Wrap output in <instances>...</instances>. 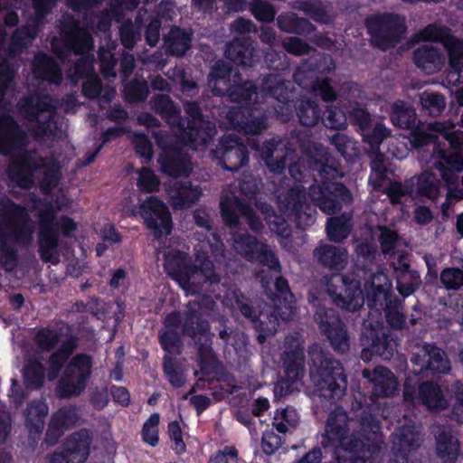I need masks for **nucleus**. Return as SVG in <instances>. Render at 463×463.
<instances>
[{
  "label": "nucleus",
  "instance_id": "nucleus-18",
  "mask_svg": "<svg viewBox=\"0 0 463 463\" xmlns=\"http://www.w3.org/2000/svg\"><path fill=\"white\" fill-rule=\"evenodd\" d=\"M235 310H239L243 317L251 321L254 327L260 332L258 336L260 343L264 341L267 336L274 335L279 328L278 315L274 314L271 307H266L260 311L258 317L253 308L249 305L248 300L238 292H233Z\"/></svg>",
  "mask_w": 463,
  "mask_h": 463
},
{
  "label": "nucleus",
  "instance_id": "nucleus-49",
  "mask_svg": "<svg viewBox=\"0 0 463 463\" xmlns=\"http://www.w3.org/2000/svg\"><path fill=\"white\" fill-rule=\"evenodd\" d=\"M379 241L382 251L385 257L396 258L399 260V253L405 252L401 250L405 245L404 241L397 234V232L385 226L379 227Z\"/></svg>",
  "mask_w": 463,
  "mask_h": 463
},
{
  "label": "nucleus",
  "instance_id": "nucleus-2",
  "mask_svg": "<svg viewBox=\"0 0 463 463\" xmlns=\"http://www.w3.org/2000/svg\"><path fill=\"white\" fill-rule=\"evenodd\" d=\"M352 201L350 191L340 183L323 182L321 184H313L309 188L308 196L303 186L297 184L278 195L279 210L283 216L273 213V210L267 205L262 206L261 212L265 214L270 231L287 238L291 232L288 220L296 222L301 229L315 222L317 211L314 205L318 206L326 214L332 215Z\"/></svg>",
  "mask_w": 463,
  "mask_h": 463
},
{
  "label": "nucleus",
  "instance_id": "nucleus-28",
  "mask_svg": "<svg viewBox=\"0 0 463 463\" xmlns=\"http://www.w3.org/2000/svg\"><path fill=\"white\" fill-rule=\"evenodd\" d=\"M393 458L390 463H409L420 446V434L411 425H402L392 434Z\"/></svg>",
  "mask_w": 463,
  "mask_h": 463
},
{
  "label": "nucleus",
  "instance_id": "nucleus-37",
  "mask_svg": "<svg viewBox=\"0 0 463 463\" xmlns=\"http://www.w3.org/2000/svg\"><path fill=\"white\" fill-rule=\"evenodd\" d=\"M162 171L171 176H188L193 170L190 156L182 150L165 152L160 159Z\"/></svg>",
  "mask_w": 463,
  "mask_h": 463
},
{
  "label": "nucleus",
  "instance_id": "nucleus-54",
  "mask_svg": "<svg viewBox=\"0 0 463 463\" xmlns=\"http://www.w3.org/2000/svg\"><path fill=\"white\" fill-rule=\"evenodd\" d=\"M296 109L299 121L304 126H315L320 118V109L317 104L308 98L300 99Z\"/></svg>",
  "mask_w": 463,
  "mask_h": 463
},
{
  "label": "nucleus",
  "instance_id": "nucleus-38",
  "mask_svg": "<svg viewBox=\"0 0 463 463\" xmlns=\"http://www.w3.org/2000/svg\"><path fill=\"white\" fill-rule=\"evenodd\" d=\"M413 60L417 67L431 74L441 69L445 57L438 46L426 43L415 50Z\"/></svg>",
  "mask_w": 463,
  "mask_h": 463
},
{
  "label": "nucleus",
  "instance_id": "nucleus-14",
  "mask_svg": "<svg viewBox=\"0 0 463 463\" xmlns=\"http://www.w3.org/2000/svg\"><path fill=\"white\" fill-rule=\"evenodd\" d=\"M0 223L7 242L28 246L33 241L34 225L24 208L11 203L0 214Z\"/></svg>",
  "mask_w": 463,
  "mask_h": 463
},
{
  "label": "nucleus",
  "instance_id": "nucleus-26",
  "mask_svg": "<svg viewBox=\"0 0 463 463\" xmlns=\"http://www.w3.org/2000/svg\"><path fill=\"white\" fill-rule=\"evenodd\" d=\"M260 281L272 302L271 310L278 315V318L283 321L292 319L296 311V305L288 281L280 276L276 277L275 294H272L270 290L269 293L268 292L269 282L265 278H261Z\"/></svg>",
  "mask_w": 463,
  "mask_h": 463
},
{
  "label": "nucleus",
  "instance_id": "nucleus-46",
  "mask_svg": "<svg viewBox=\"0 0 463 463\" xmlns=\"http://www.w3.org/2000/svg\"><path fill=\"white\" fill-rule=\"evenodd\" d=\"M390 119L394 126L410 129L415 126L417 115L410 104L402 100H396L391 106Z\"/></svg>",
  "mask_w": 463,
  "mask_h": 463
},
{
  "label": "nucleus",
  "instance_id": "nucleus-27",
  "mask_svg": "<svg viewBox=\"0 0 463 463\" xmlns=\"http://www.w3.org/2000/svg\"><path fill=\"white\" fill-rule=\"evenodd\" d=\"M442 31H420L417 34L418 41L436 40ZM440 43L447 51L451 71L449 74L453 78L457 76L456 80H463V42L450 34L440 35Z\"/></svg>",
  "mask_w": 463,
  "mask_h": 463
},
{
  "label": "nucleus",
  "instance_id": "nucleus-55",
  "mask_svg": "<svg viewBox=\"0 0 463 463\" xmlns=\"http://www.w3.org/2000/svg\"><path fill=\"white\" fill-rule=\"evenodd\" d=\"M419 98L422 110L430 116H439L446 108L445 97L439 92L425 90Z\"/></svg>",
  "mask_w": 463,
  "mask_h": 463
},
{
  "label": "nucleus",
  "instance_id": "nucleus-58",
  "mask_svg": "<svg viewBox=\"0 0 463 463\" xmlns=\"http://www.w3.org/2000/svg\"><path fill=\"white\" fill-rule=\"evenodd\" d=\"M367 29H402L405 21L399 15L375 14L366 19Z\"/></svg>",
  "mask_w": 463,
  "mask_h": 463
},
{
  "label": "nucleus",
  "instance_id": "nucleus-23",
  "mask_svg": "<svg viewBox=\"0 0 463 463\" xmlns=\"http://www.w3.org/2000/svg\"><path fill=\"white\" fill-rule=\"evenodd\" d=\"M411 362L415 372L419 373H447L450 371V363L446 353L439 347L423 344L417 347L413 353Z\"/></svg>",
  "mask_w": 463,
  "mask_h": 463
},
{
  "label": "nucleus",
  "instance_id": "nucleus-63",
  "mask_svg": "<svg viewBox=\"0 0 463 463\" xmlns=\"http://www.w3.org/2000/svg\"><path fill=\"white\" fill-rule=\"evenodd\" d=\"M163 368L166 378L174 387L178 388L184 383L185 379L183 370L175 359L165 355Z\"/></svg>",
  "mask_w": 463,
  "mask_h": 463
},
{
  "label": "nucleus",
  "instance_id": "nucleus-43",
  "mask_svg": "<svg viewBox=\"0 0 463 463\" xmlns=\"http://www.w3.org/2000/svg\"><path fill=\"white\" fill-rule=\"evenodd\" d=\"M33 72L36 78L45 80L53 84H60L62 80L61 71L57 62L43 53H39L33 61Z\"/></svg>",
  "mask_w": 463,
  "mask_h": 463
},
{
  "label": "nucleus",
  "instance_id": "nucleus-36",
  "mask_svg": "<svg viewBox=\"0 0 463 463\" xmlns=\"http://www.w3.org/2000/svg\"><path fill=\"white\" fill-rule=\"evenodd\" d=\"M150 106L173 129L184 128L185 121L181 117V109L168 95L154 96L150 100Z\"/></svg>",
  "mask_w": 463,
  "mask_h": 463
},
{
  "label": "nucleus",
  "instance_id": "nucleus-42",
  "mask_svg": "<svg viewBox=\"0 0 463 463\" xmlns=\"http://www.w3.org/2000/svg\"><path fill=\"white\" fill-rule=\"evenodd\" d=\"M48 411V405L43 401L33 402L25 409V425L33 439L39 437L42 433Z\"/></svg>",
  "mask_w": 463,
  "mask_h": 463
},
{
  "label": "nucleus",
  "instance_id": "nucleus-17",
  "mask_svg": "<svg viewBox=\"0 0 463 463\" xmlns=\"http://www.w3.org/2000/svg\"><path fill=\"white\" fill-rule=\"evenodd\" d=\"M232 246L236 253L250 261H257L269 267L272 271L280 272V264L273 250L256 237L247 233L235 232L232 236Z\"/></svg>",
  "mask_w": 463,
  "mask_h": 463
},
{
  "label": "nucleus",
  "instance_id": "nucleus-12",
  "mask_svg": "<svg viewBox=\"0 0 463 463\" xmlns=\"http://www.w3.org/2000/svg\"><path fill=\"white\" fill-rule=\"evenodd\" d=\"M186 114L190 119L185 121L184 128H177L178 136L185 144L197 150L206 146L215 136L216 127L212 121L203 118L202 110L197 102H185L184 104Z\"/></svg>",
  "mask_w": 463,
  "mask_h": 463
},
{
  "label": "nucleus",
  "instance_id": "nucleus-40",
  "mask_svg": "<svg viewBox=\"0 0 463 463\" xmlns=\"http://www.w3.org/2000/svg\"><path fill=\"white\" fill-rule=\"evenodd\" d=\"M314 256L324 266L335 270H341L348 263V251L345 248L324 244L314 250Z\"/></svg>",
  "mask_w": 463,
  "mask_h": 463
},
{
  "label": "nucleus",
  "instance_id": "nucleus-4",
  "mask_svg": "<svg viewBox=\"0 0 463 463\" xmlns=\"http://www.w3.org/2000/svg\"><path fill=\"white\" fill-rule=\"evenodd\" d=\"M356 425L357 421L350 419L342 407H336L327 417L321 443L324 447L335 448L338 463H359L367 458L366 451L374 454L381 449L379 421L364 411L359 420L362 434L356 432Z\"/></svg>",
  "mask_w": 463,
  "mask_h": 463
},
{
  "label": "nucleus",
  "instance_id": "nucleus-64",
  "mask_svg": "<svg viewBox=\"0 0 463 463\" xmlns=\"http://www.w3.org/2000/svg\"><path fill=\"white\" fill-rule=\"evenodd\" d=\"M442 286L448 290H458L463 287V269L446 268L439 276Z\"/></svg>",
  "mask_w": 463,
  "mask_h": 463
},
{
  "label": "nucleus",
  "instance_id": "nucleus-10",
  "mask_svg": "<svg viewBox=\"0 0 463 463\" xmlns=\"http://www.w3.org/2000/svg\"><path fill=\"white\" fill-rule=\"evenodd\" d=\"M93 359L86 354H78L67 364L57 387L58 396L70 398L80 395L91 376Z\"/></svg>",
  "mask_w": 463,
  "mask_h": 463
},
{
  "label": "nucleus",
  "instance_id": "nucleus-51",
  "mask_svg": "<svg viewBox=\"0 0 463 463\" xmlns=\"http://www.w3.org/2000/svg\"><path fill=\"white\" fill-rule=\"evenodd\" d=\"M329 72L335 69L333 59L327 54L318 53L308 59L294 74V80L298 85H304L302 78L306 70Z\"/></svg>",
  "mask_w": 463,
  "mask_h": 463
},
{
  "label": "nucleus",
  "instance_id": "nucleus-39",
  "mask_svg": "<svg viewBox=\"0 0 463 463\" xmlns=\"http://www.w3.org/2000/svg\"><path fill=\"white\" fill-rule=\"evenodd\" d=\"M438 457L444 463H455L459 453L460 445L458 438L449 428L439 429L435 434Z\"/></svg>",
  "mask_w": 463,
  "mask_h": 463
},
{
  "label": "nucleus",
  "instance_id": "nucleus-53",
  "mask_svg": "<svg viewBox=\"0 0 463 463\" xmlns=\"http://www.w3.org/2000/svg\"><path fill=\"white\" fill-rule=\"evenodd\" d=\"M299 422L297 410L291 406L278 409L273 417L272 425L280 433H287L295 430Z\"/></svg>",
  "mask_w": 463,
  "mask_h": 463
},
{
  "label": "nucleus",
  "instance_id": "nucleus-1",
  "mask_svg": "<svg viewBox=\"0 0 463 463\" xmlns=\"http://www.w3.org/2000/svg\"><path fill=\"white\" fill-rule=\"evenodd\" d=\"M232 69L223 61H217L208 75V86L214 96L227 93L231 101L240 105L232 107L226 113L227 123L231 128L245 134L258 135L268 127L267 118L257 107L250 108L260 102V93L251 81L238 84L240 74H233V85L230 86ZM292 83L280 74H269L262 80L260 96L269 95L279 104L275 112L281 121H288L293 114Z\"/></svg>",
  "mask_w": 463,
  "mask_h": 463
},
{
  "label": "nucleus",
  "instance_id": "nucleus-41",
  "mask_svg": "<svg viewBox=\"0 0 463 463\" xmlns=\"http://www.w3.org/2000/svg\"><path fill=\"white\" fill-rule=\"evenodd\" d=\"M255 48L249 37H238L229 43L225 49V56L238 65L250 66Z\"/></svg>",
  "mask_w": 463,
  "mask_h": 463
},
{
  "label": "nucleus",
  "instance_id": "nucleus-15",
  "mask_svg": "<svg viewBox=\"0 0 463 463\" xmlns=\"http://www.w3.org/2000/svg\"><path fill=\"white\" fill-rule=\"evenodd\" d=\"M326 292L336 306L348 311H356L364 304L360 281L349 279L341 274H334L329 278Z\"/></svg>",
  "mask_w": 463,
  "mask_h": 463
},
{
  "label": "nucleus",
  "instance_id": "nucleus-48",
  "mask_svg": "<svg viewBox=\"0 0 463 463\" xmlns=\"http://www.w3.org/2000/svg\"><path fill=\"white\" fill-rule=\"evenodd\" d=\"M442 187V181L438 175L424 171L418 177L416 192L419 195L434 202L440 195Z\"/></svg>",
  "mask_w": 463,
  "mask_h": 463
},
{
  "label": "nucleus",
  "instance_id": "nucleus-9",
  "mask_svg": "<svg viewBox=\"0 0 463 463\" xmlns=\"http://www.w3.org/2000/svg\"><path fill=\"white\" fill-rule=\"evenodd\" d=\"M432 136H442L450 145L454 153L443 155L441 159L432 165L440 173V176L449 185L454 183V172L463 170V131L456 129L451 121H435L428 125Z\"/></svg>",
  "mask_w": 463,
  "mask_h": 463
},
{
  "label": "nucleus",
  "instance_id": "nucleus-62",
  "mask_svg": "<svg viewBox=\"0 0 463 463\" xmlns=\"http://www.w3.org/2000/svg\"><path fill=\"white\" fill-rule=\"evenodd\" d=\"M329 141L345 158H351L357 153L356 142L345 134L336 133L329 138Z\"/></svg>",
  "mask_w": 463,
  "mask_h": 463
},
{
  "label": "nucleus",
  "instance_id": "nucleus-8",
  "mask_svg": "<svg viewBox=\"0 0 463 463\" xmlns=\"http://www.w3.org/2000/svg\"><path fill=\"white\" fill-rule=\"evenodd\" d=\"M304 339L298 333L288 335L285 339L283 366L285 377L274 386V395L277 399L298 391L305 373Z\"/></svg>",
  "mask_w": 463,
  "mask_h": 463
},
{
  "label": "nucleus",
  "instance_id": "nucleus-29",
  "mask_svg": "<svg viewBox=\"0 0 463 463\" xmlns=\"http://www.w3.org/2000/svg\"><path fill=\"white\" fill-rule=\"evenodd\" d=\"M250 146L252 149L260 150L261 157L269 170L277 174L284 170L286 162L294 154L292 149L288 148L281 140L276 138L266 141L261 149L256 140L250 141Z\"/></svg>",
  "mask_w": 463,
  "mask_h": 463
},
{
  "label": "nucleus",
  "instance_id": "nucleus-16",
  "mask_svg": "<svg viewBox=\"0 0 463 463\" xmlns=\"http://www.w3.org/2000/svg\"><path fill=\"white\" fill-rule=\"evenodd\" d=\"M196 264H190L184 274L180 278L178 284L188 294L200 293L206 286L218 284L221 277L216 273L213 262L208 257L198 253L197 246H194Z\"/></svg>",
  "mask_w": 463,
  "mask_h": 463
},
{
  "label": "nucleus",
  "instance_id": "nucleus-35",
  "mask_svg": "<svg viewBox=\"0 0 463 463\" xmlns=\"http://www.w3.org/2000/svg\"><path fill=\"white\" fill-rule=\"evenodd\" d=\"M365 288L369 305L382 309L389 298L392 282L384 272L377 271L365 283Z\"/></svg>",
  "mask_w": 463,
  "mask_h": 463
},
{
  "label": "nucleus",
  "instance_id": "nucleus-60",
  "mask_svg": "<svg viewBox=\"0 0 463 463\" xmlns=\"http://www.w3.org/2000/svg\"><path fill=\"white\" fill-rule=\"evenodd\" d=\"M45 369L37 361H30L24 371V383L30 389H37L43 385Z\"/></svg>",
  "mask_w": 463,
  "mask_h": 463
},
{
  "label": "nucleus",
  "instance_id": "nucleus-33",
  "mask_svg": "<svg viewBox=\"0 0 463 463\" xmlns=\"http://www.w3.org/2000/svg\"><path fill=\"white\" fill-rule=\"evenodd\" d=\"M406 254L399 253V260L392 261V266L396 274V288L403 297H409L421 284L420 274L410 269V265L405 261Z\"/></svg>",
  "mask_w": 463,
  "mask_h": 463
},
{
  "label": "nucleus",
  "instance_id": "nucleus-6",
  "mask_svg": "<svg viewBox=\"0 0 463 463\" xmlns=\"http://www.w3.org/2000/svg\"><path fill=\"white\" fill-rule=\"evenodd\" d=\"M236 185H229L221 198V210L224 222L230 226L239 223L240 216L246 219L250 228L254 232L262 229V222L254 213L253 209L245 199L250 200L259 190V183L252 177H247L239 184V191Z\"/></svg>",
  "mask_w": 463,
  "mask_h": 463
},
{
  "label": "nucleus",
  "instance_id": "nucleus-7",
  "mask_svg": "<svg viewBox=\"0 0 463 463\" xmlns=\"http://www.w3.org/2000/svg\"><path fill=\"white\" fill-rule=\"evenodd\" d=\"M18 113L35 137H56L55 104L48 95L30 94L17 104Z\"/></svg>",
  "mask_w": 463,
  "mask_h": 463
},
{
  "label": "nucleus",
  "instance_id": "nucleus-22",
  "mask_svg": "<svg viewBox=\"0 0 463 463\" xmlns=\"http://www.w3.org/2000/svg\"><path fill=\"white\" fill-rule=\"evenodd\" d=\"M364 345H369L363 348L361 358L364 362H370L373 355H378L383 360H390L397 350V337L391 330L371 329L363 334Z\"/></svg>",
  "mask_w": 463,
  "mask_h": 463
},
{
  "label": "nucleus",
  "instance_id": "nucleus-30",
  "mask_svg": "<svg viewBox=\"0 0 463 463\" xmlns=\"http://www.w3.org/2000/svg\"><path fill=\"white\" fill-rule=\"evenodd\" d=\"M362 375L373 384L370 395L373 404L376 402V399L393 396L398 391V383L394 374L385 367L379 366L373 370L364 369Z\"/></svg>",
  "mask_w": 463,
  "mask_h": 463
},
{
  "label": "nucleus",
  "instance_id": "nucleus-44",
  "mask_svg": "<svg viewBox=\"0 0 463 463\" xmlns=\"http://www.w3.org/2000/svg\"><path fill=\"white\" fill-rule=\"evenodd\" d=\"M77 343V337L71 336L63 341L60 348L50 356L49 369L47 372V378L50 381H53L58 377L67 358L76 349Z\"/></svg>",
  "mask_w": 463,
  "mask_h": 463
},
{
  "label": "nucleus",
  "instance_id": "nucleus-34",
  "mask_svg": "<svg viewBox=\"0 0 463 463\" xmlns=\"http://www.w3.org/2000/svg\"><path fill=\"white\" fill-rule=\"evenodd\" d=\"M78 419L76 407L68 406L61 408L53 413L51 418L46 432V442L49 445H54L58 441V439L63 434L64 430L74 426Z\"/></svg>",
  "mask_w": 463,
  "mask_h": 463
},
{
  "label": "nucleus",
  "instance_id": "nucleus-59",
  "mask_svg": "<svg viewBox=\"0 0 463 463\" xmlns=\"http://www.w3.org/2000/svg\"><path fill=\"white\" fill-rule=\"evenodd\" d=\"M405 31H369L370 41L373 45L385 51L394 47L402 38Z\"/></svg>",
  "mask_w": 463,
  "mask_h": 463
},
{
  "label": "nucleus",
  "instance_id": "nucleus-47",
  "mask_svg": "<svg viewBox=\"0 0 463 463\" xmlns=\"http://www.w3.org/2000/svg\"><path fill=\"white\" fill-rule=\"evenodd\" d=\"M352 226L351 213H345L339 216L330 217L326 226L328 239L337 243L342 242L348 237Z\"/></svg>",
  "mask_w": 463,
  "mask_h": 463
},
{
  "label": "nucleus",
  "instance_id": "nucleus-21",
  "mask_svg": "<svg viewBox=\"0 0 463 463\" xmlns=\"http://www.w3.org/2000/svg\"><path fill=\"white\" fill-rule=\"evenodd\" d=\"M139 214L146 227L159 239L163 233L169 234L172 230L170 212L161 200L151 195L139 204Z\"/></svg>",
  "mask_w": 463,
  "mask_h": 463
},
{
  "label": "nucleus",
  "instance_id": "nucleus-19",
  "mask_svg": "<svg viewBox=\"0 0 463 463\" xmlns=\"http://www.w3.org/2000/svg\"><path fill=\"white\" fill-rule=\"evenodd\" d=\"M56 212L52 207L39 213V253L45 262L57 263L58 232L55 229Z\"/></svg>",
  "mask_w": 463,
  "mask_h": 463
},
{
  "label": "nucleus",
  "instance_id": "nucleus-11",
  "mask_svg": "<svg viewBox=\"0 0 463 463\" xmlns=\"http://www.w3.org/2000/svg\"><path fill=\"white\" fill-rule=\"evenodd\" d=\"M309 303L317 306L315 322L320 333L326 337L335 351L344 354L349 349V336L338 313L332 307L317 304V298L309 296Z\"/></svg>",
  "mask_w": 463,
  "mask_h": 463
},
{
  "label": "nucleus",
  "instance_id": "nucleus-13",
  "mask_svg": "<svg viewBox=\"0 0 463 463\" xmlns=\"http://www.w3.org/2000/svg\"><path fill=\"white\" fill-rule=\"evenodd\" d=\"M94 58L84 56L77 60L74 66L68 71V78L73 84L80 79L86 78L82 85V92L88 99L99 97V101L109 103L115 96V90L112 87L102 88L100 79L94 73Z\"/></svg>",
  "mask_w": 463,
  "mask_h": 463
},
{
  "label": "nucleus",
  "instance_id": "nucleus-3",
  "mask_svg": "<svg viewBox=\"0 0 463 463\" xmlns=\"http://www.w3.org/2000/svg\"><path fill=\"white\" fill-rule=\"evenodd\" d=\"M28 136L9 115H0V153L14 156L9 166V177L19 187L28 189L41 175L40 186L50 193L58 184L59 167L52 158L43 157L36 151L24 150Z\"/></svg>",
  "mask_w": 463,
  "mask_h": 463
},
{
  "label": "nucleus",
  "instance_id": "nucleus-32",
  "mask_svg": "<svg viewBox=\"0 0 463 463\" xmlns=\"http://www.w3.org/2000/svg\"><path fill=\"white\" fill-rule=\"evenodd\" d=\"M183 327L184 333L200 345L201 352L211 350V333L208 322L202 319L197 311L192 310L191 305L185 314Z\"/></svg>",
  "mask_w": 463,
  "mask_h": 463
},
{
  "label": "nucleus",
  "instance_id": "nucleus-56",
  "mask_svg": "<svg viewBox=\"0 0 463 463\" xmlns=\"http://www.w3.org/2000/svg\"><path fill=\"white\" fill-rule=\"evenodd\" d=\"M142 0H114L111 5V14H106L100 21L99 26L100 27H110L112 26V19L116 22H120L121 14H125V12L132 11L134 8L137 6L138 4L141 3ZM144 2H148L149 0H143Z\"/></svg>",
  "mask_w": 463,
  "mask_h": 463
},
{
  "label": "nucleus",
  "instance_id": "nucleus-31",
  "mask_svg": "<svg viewBox=\"0 0 463 463\" xmlns=\"http://www.w3.org/2000/svg\"><path fill=\"white\" fill-rule=\"evenodd\" d=\"M166 192L171 206L179 210L192 207L203 195L202 188L190 181L175 180L169 183Z\"/></svg>",
  "mask_w": 463,
  "mask_h": 463
},
{
  "label": "nucleus",
  "instance_id": "nucleus-5",
  "mask_svg": "<svg viewBox=\"0 0 463 463\" xmlns=\"http://www.w3.org/2000/svg\"><path fill=\"white\" fill-rule=\"evenodd\" d=\"M307 353L313 395L321 403L331 405L345 393L347 379L344 368L318 344L309 346Z\"/></svg>",
  "mask_w": 463,
  "mask_h": 463
},
{
  "label": "nucleus",
  "instance_id": "nucleus-24",
  "mask_svg": "<svg viewBox=\"0 0 463 463\" xmlns=\"http://www.w3.org/2000/svg\"><path fill=\"white\" fill-rule=\"evenodd\" d=\"M52 52L64 61L71 54H83L93 48V39L89 31H59V36L51 41Z\"/></svg>",
  "mask_w": 463,
  "mask_h": 463
},
{
  "label": "nucleus",
  "instance_id": "nucleus-50",
  "mask_svg": "<svg viewBox=\"0 0 463 463\" xmlns=\"http://www.w3.org/2000/svg\"><path fill=\"white\" fill-rule=\"evenodd\" d=\"M419 398L427 408L431 410L443 409L447 405L440 387L433 382H425L420 385Z\"/></svg>",
  "mask_w": 463,
  "mask_h": 463
},
{
  "label": "nucleus",
  "instance_id": "nucleus-25",
  "mask_svg": "<svg viewBox=\"0 0 463 463\" xmlns=\"http://www.w3.org/2000/svg\"><path fill=\"white\" fill-rule=\"evenodd\" d=\"M90 443L88 430L75 432L66 440L63 449L48 456L45 463H82L89 457Z\"/></svg>",
  "mask_w": 463,
  "mask_h": 463
},
{
  "label": "nucleus",
  "instance_id": "nucleus-57",
  "mask_svg": "<svg viewBox=\"0 0 463 463\" xmlns=\"http://www.w3.org/2000/svg\"><path fill=\"white\" fill-rule=\"evenodd\" d=\"M373 158L371 161L372 173L369 176V184L375 189H381L387 180L385 158L379 150H373Z\"/></svg>",
  "mask_w": 463,
  "mask_h": 463
},
{
  "label": "nucleus",
  "instance_id": "nucleus-45",
  "mask_svg": "<svg viewBox=\"0 0 463 463\" xmlns=\"http://www.w3.org/2000/svg\"><path fill=\"white\" fill-rule=\"evenodd\" d=\"M164 268L177 283L191 264L190 257L180 250H169L164 253Z\"/></svg>",
  "mask_w": 463,
  "mask_h": 463
},
{
  "label": "nucleus",
  "instance_id": "nucleus-20",
  "mask_svg": "<svg viewBox=\"0 0 463 463\" xmlns=\"http://www.w3.org/2000/svg\"><path fill=\"white\" fill-rule=\"evenodd\" d=\"M213 156L219 165L232 172L238 171L249 162L247 146L236 134L223 136Z\"/></svg>",
  "mask_w": 463,
  "mask_h": 463
},
{
  "label": "nucleus",
  "instance_id": "nucleus-61",
  "mask_svg": "<svg viewBox=\"0 0 463 463\" xmlns=\"http://www.w3.org/2000/svg\"><path fill=\"white\" fill-rule=\"evenodd\" d=\"M391 130L381 121L372 123L371 128L362 133L364 140L370 144L373 150H379L380 144L389 137Z\"/></svg>",
  "mask_w": 463,
  "mask_h": 463
},
{
  "label": "nucleus",
  "instance_id": "nucleus-52",
  "mask_svg": "<svg viewBox=\"0 0 463 463\" xmlns=\"http://www.w3.org/2000/svg\"><path fill=\"white\" fill-rule=\"evenodd\" d=\"M191 31H168L164 36V43L166 52L181 56L190 48Z\"/></svg>",
  "mask_w": 463,
  "mask_h": 463
}]
</instances>
